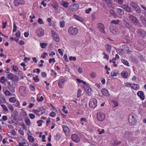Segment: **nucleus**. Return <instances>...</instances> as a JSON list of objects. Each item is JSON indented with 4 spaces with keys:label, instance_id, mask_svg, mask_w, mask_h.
<instances>
[{
    "label": "nucleus",
    "instance_id": "1",
    "mask_svg": "<svg viewBox=\"0 0 146 146\" xmlns=\"http://www.w3.org/2000/svg\"><path fill=\"white\" fill-rule=\"evenodd\" d=\"M137 115L135 113H131L128 118L129 123L132 125L134 124L137 121Z\"/></svg>",
    "mask_w": 146,
    "mask_h": 146
},
{
    "label": "nucleus",
    "instance_id": "2",
    "mask_svg": "<svg viewBox=\"0 0 146 146\" xmlns=\"http://www.w3.org/2000/svg\"><path fill=\"white\" fill-rule=\"evenodd\" d=\"M19 91L20 94L23 97H25L27 94V91L26 88L23 86H21L19 88Z\"/></svg>",
    "mask_w": 146,
    "mask_h": 146
},
{
    "label": "nucleus",
    "instance_id": "3",
    "mask_svg": "<svg viewBox=\"0 0 146 146\" xmlns=\"http://www.w3.org/2000/svg\"><path fill=\"white\" fill-rule=\"evenodd\" d=\"M45 111L46 109L42 107L37 110H34L33 112L37 115L39 116L42 115Z\"/></svg>",
    "mask_w": 146,
    "mask_h": 146
},
{
    "label": "nucleus",
    "instance_id": "4",
    "mask_svg": "<svg viewBox=\"0 0 146 146\" xmlns=\"http://www.w3.org/2000/svg\"><path fill=\"white\" fill-rule=\"evenodd\" d=\"M9 83V84L7 86L8 88L12 93L15 92L16 85L12 81H10V82Z\"/></svg>",
    "mask_w": 146,
    "mask_h": 146
},
{
    "label": "nucleus",
    "instance_id": "5",
    "mask_svg": "<svg viewBox=\"0 0 146 146\" xmlns=\"http://www.w3.org/2000/svg\"><path fill=\"white\" fill-rule=\"evenodd\" d=\"M18 114V113L16 110L12 114L11 118L13 122L17 124L18 123V120L16 118Z\"/></svg>",
    "mask_w": 146,
    "mask_h": 146
},
{
    "label": "nucleus",
    "instance_id": "6",
    "mask_svg": "<svg viewBox=\"0 0 146 146\" xmlns=\"http://www.w3.org/2000/svg\"><path fill=\"white\" fill-rule=\"evenodd\" d=\"M129 19L131 22L135 25H137L139 23L138 20L134 16L129 14Z\"/></svg>",
    "mask_w": 146,
    "mask_h": 146
},
{
    "label": "nucleus",
    "instance_id": "7",
    "mask_svg": "<svg viewBox=\"0 0 146 146\" xmlns=\"http://www.w3.org/2000/svg\"><path fill=\"white\" fill-rule=\"evenodd\" d=\"M106 116L105 113L102 112H100L97 114V118L100 121H102L105 118Z\"/></svg>",
    "mask_w": 146,
    "mask_h": 146
},
{
    "label": "nucleus",
    "instance_id": "8",
    "mask_svg": "<svg viewBox=\"0 0 146 146\" xmlns=\"http://www.w3.org/2000/svg\"><path fill=\"white\" fill-rule=\"evenodd\" d=\"M97 102L94 98L91 99L89 102V105L92 108H94L97 106Z\"/></svg>",
    "mask_w": 146,
    "mask_h": 146
},
{
    "label": "nucleus",
    "instance_id": "9",
    "mask_svg": "<svg viewBox=\"0 0 146 146\" xmlns=\"http://www.w3.org/2000/svg\"><path fill=\"white\" fill-rule=\"evenodd\" d=\"M110 30L112 33L114 35L118 34L119 33V30L116 27L111 26L110 28Z\"/></svg>",
    "mask_w": 146,
    "mask_h": 146
},
{
    "label": "nucleus",
    "instance_id": "10",
    "mask_svg": "<svg viewBox=\"0 0 146 146\" xmlns=\"http://www.w3.org/2000/svg\"><path fill=\"white\" fill-rule=\"evenodd\" d=\"M78 32V29L76 28H74L72 27H70L68 30V33L69 34L75 35H76Z\"/></svg>",
    "mask_w": 146,
    "mask_h": 146
},
{
    "label": "nucleus",
    "instance_id": "11",
    "mask_svg": "<svg viewBox=\"0 0 146 146\" xmlns=\"http://www.w3.org/2000/svg\"><path fill=\"white\" fill-rule=\"evenodd\" d=\"M72 139V141L76 143H78L80 141V138L76 134H73L71 137Z\"/></svg>",
    "mask_w": 146,
    "mask_h": 146
},
{
    "label": "nucleus",
    "instance_id": "12",
    "mask_svg": "<svg viewBox=\"0 0 146 146\" xmlns=\"http://www.w3.org/2000/svg\"><path fill=\"white\" fill-rule=\"evenodd\" d=\"M36 33L38 36L40 37L44 35V31L41 28H38L36 30Z\"/></svg>",
    "mask_w": 146,
    "mask_h": 146
},
{
    "label": "nucleus",
    "instance_id": "13",
    "mask_svg": "<svg viewBox=\"0 0 146 146\" xmlns=\"http://www.w3.org/2000/svg\"><path fill=\"white\" fill-rule=\"evenodd\" d=\"M97 27L100 30V31L102 33H104L105 31L104 30V25L101 23H99L97 24Z\"/></svg>",
    "mask_w": 146,
    "mask_h": 146
},
{
    "label": "nucleus",
    "instance_id": "14",
    "mask_svg": "<svg viewBox=\"0 0 146 146\" xmlns=\"http://www.w3.org/2000/svg\"><path fill=\"white\" fill-rule=\"evenodd\" d=\"M123 24L128 29L131 28L132 26V23L129 20L124 21Z\"/></svg>",
    "mask_w": 146,
    "mask_h": 146
},
{
    "label": "nucleus",
    "instance_id": "15",
    "mask_svg": "<svg viewBox=\"0 0 146 146\" xmlns=\"http://www.w3.org/2000/svg\"><path fill=\"white\" fill-rule=\"evenodd\" d=\"M137 33L140 36L142 37H144L146 35V32L142 29H138Z\"/></svg>",
    "mask_w": 146,
    "mask_h": 146
},
{
    "label": "nucleus",
    "instance_id": "16",
    "mask_svg": "<svg viewBox=\"0 0 146 146\" xmlns=\"http://www.w3.org/2000/svg\"><path fill=\"white\" fill-rule=\"evenodd\" d=\"M14 3L15 6H18L21 4H24V2L23 0H15L14 1Z\"/></svg>",
    "mask_w": 146,
    "mask_h": 146
},
{
    "label": "nucleus",
    "instance_id": "17",
    "mask_svg": "<svg viewBox=\"0 0 146 146\" xmlns=\"http://www.w3.org/2000/svg\"><path fill=\"white\" fill-rule=\"evenodd\" d=\"M122 7L127 11L129 12H131V8L127 5H122Z\"/></svg>",
    "mask_w": 146,
    "mask_h": 146
},
{
    "label": "nucleus",
    "instance_id": "18",
    "mask_svg": "<svg viewBox=\"0 0 146 146\" xmlns=\"http://www.w3.org/2000/svg\"><path fill=\"white\" fill-rule=\"evenodd\" d=\"M66 80L65 79H61L59 80L58 82V86L60 88H62L63 87L64 83L65 81Z\"/></svg>",
    "mask_w": 146,
    "mask_h": 146
},
{
    "label": "nucleus",
    "instance_id": "19",
    "mask_svg": "<svg viewBox=\"0 0 146 146\" xmlns=\"http://www.w3.org/2000/svg\"><path fill=\"white\" fill-rule=\"evenodd\" d=\"M137 94L142 100L144 99L145 97L144 96V93L142 91H140L138 92L137 93Z\"/></svg>",
    "mask_w": 146,
    "mask_h": 146
},
{
    "label": "nucleus",
    "instance_id": "20",
    "mask_svg": "<svg viewBox=\"0 0 146 146\" xmlns=\"http://www.w3.org/2000/svg\"><path fill=\"white\" fill-rule=\"evenodd\" d=\"M86 93L88 96H90L91 95V89L89 87H87L85 88Z\"/></svg>",
    "mask_w": 146,
    "mask_h": 146
},
{
    "label": "nucleus",
    "instance_id": "21",
    "mask_svg": "<svg viewBox=\"0 0 146 146\" xmlns=\"http://www.w3.org/2000/svg\"><path fill=\"white\" fill-rule=\"evenodd\" d=\"M102 94L106 96H108L109 93L108 91L105 88L102 89L101 91Z\"/></svg>",
    "mask_w": 146,
    "mask_h": 146
},
{
    "label": "nucleus",
    "instance_id": "22",
    "mask_svg": "<svg viewBox=\"0 0 146 146\" xmlns=\"http://www.w3.org/2000/svg\"><path fill=\"white\" fill-rule=\"evenodd\" d=\"M63 130L66 135H68L69 130L68 127L66 126H64L63 127Z\"/></svg>",
    "mask_w": 146,
    "mask_h": 146
},
{
    "label": "nucleus",
    "instance_id": "23",
    "mask_svg": "<svg viewBox=\"0 0 146 146\" xmlns=\"http://www.w3.org/2000/svg\"><path fill=\"white\" fill-rule=\"evenodd\" d=\"M117 11L120 15L122 16L124 15V11L122 9L118 8L117 9Z\"/></svg>",
    "mask_w": 146,
    "mask_h": 146
},
{
    "label": "nucleus",
    "instance_id": "24",
    "mask_svg": "<svg viewBox=\"0 0 146 146\" xmlns=\"http://www.w3.org/2000/svg\"><path fill=\"white\" fill-rule=\"evenodd\" d=\"M20 146H29V144L26 141H22L21 143H19Z\"/></svg>",
    "mask_w": 146,
    "mask_h": 146
},
{
    "label": "nucleus",
    "instance_id": "25",
    "mask_svg": "<svg viewBox=\"0 0 146 146\" xmlns=\"http://www.w3.org/2000/svg\"><path fill=\"white\" fill-rule=\"evenodd\" d=\"M121 74L123 77L126 78L128 76V74L127 72L125 71H123L121 73Z\"/></svg>",
    "mask_w": 146,
    "mask_h": 146
},
{
    "label": "nucleus",
    "instance_id": "26",
    "mask_svg": "<svg viewBox=\"0 0 146 146\" xmlns=\"http://www.w3.org/2000/svg\"><path fill=\"white\" fill-rule=\"evenodd\" d=\"M62 5L65 8H67L68 6V3L66 1H63L62 3Z\"/></svg>",
    "mask_w": 146,
    "mask_h": 146
},
{
    "label": "nucleus",
    "instance_id": "27",
    "mask_svg": "<svg viewBox=\"0 0 146 146\" xmlns=\"http://www.w3.org/2000/svg\"><path fill=\"white\" fill-rule=\"evenodd\" d=\"M140 18L142 23H143L144 25H146V20H145L144 17L143 16H141Z\"/></svg>",
    "mask_w": 146,
    "mask_h": 146
},
{
    "label": "nucleus",
    "instance_id": "28",
    "mask_svg": "<svg viewBox=\"0 0 146 146\" xmlns=\"http://www.w3.org/2000/svg\"><path fill=\"white\" fill-rule=\"evenodd\" d=\"M132 135V133L130 132H125V137H127V136L129 137H131Z\"/></svg>",
    "mask_w": 146,
    "mask_h": 146
},
{
    "label": "nucleus",
    "instance_id": "29",
    "mask_svg": "<svg viewBox=\"0 0 146 146\" xmlns=\"http://www.w3.org/2000/svg\"><path fill=\"white\" fill-rule=\"evenodd\" d=\"M54 40L56 42H58L59 40V38L57 35L56 34L53 36Z\"/></svg>",
    "mask_w": 146,
    "mask_h": 146
},
{
    "label": "nucleus",
    "instance_id": "30",
    "mask_svg": "<svg viewBox=\"0 0 146 146\" xmlns=\"http://www.w3.org/2000/svg\"><path fill=\"white\" fill-rule=\"evenodd\" d=\"M120 22V21L119 19L116 20H113L111 21V23L114 24L115 25H117Z\"/></svg>",
    "mask_w": 146,
    "mask_h": 146
},
{
    "label": "nucleus",
    "instance_id": "31",
    "mask_svg": "<svg viewBox=\"0 0 146 146\" xmlns=\"http://www.w3.org/2000/svg\"><path fill=\"white\" fill-rule=\"evenodd\" d=\"M106 47H106L107 50L108 52H110L111 48V46L110 45L107 44L106 45Z\"/></svg>",
    "mask_w": 146,
    "mask_h": 146
},
{
    "label": "nucleus",
    "instance_id": "32",
    "mask_svg": "<svg viewBox=\"0 0 146 146\" xmlns=\"http://www.w3.org/2000/svg\"><path fill=\"white\" fill-rule=\"evenodd\" d=\"M7 78H8L9 79H10L11 80H13V76L12 74L10 73L9 74L7 75Z\"/></svg>",
    "mask_w": 146,
    "mask_h": 146
},
{
    "label": "nucleus",
    "instance_id": "33",
    "mask_svg": "<svg viewBox=\"0 0 146 146\" xmlns=\"http://www.w3.org/2000/svg\"><path fill=\"white\" fill-rule=\"evenodd\" d=\"M25 122L27 125H29L31 124L30 121L29 119H26L25 120Z\"/></svg>",
    "mask_w": 146,
    "mask_h": 146
},
{
    "label": "nucleus",
    "instance_id": "34",
    "mask_svg": "<svg viewBox=\"0 0 146 146\" xmlns=\"http://www.w3.org/2000/svg\"><path fill=\"white\" fill-rule=\"evenodd\" d=\"M75 18L76 19L82 22L84 20L82 18L78 16H76L75 17Z\"/></svg>",
    "mask_w": 146,
    "mask_h": 146
},
{
    "label": "nucleus",
    "instance_id": "35",
    "mask_svg": "<svg viewBox=\"0 0 146 146\" xmlns=\"http://www.w3.org/2000/svg\"><path fill=\"white\" fill-rule=\"evenodd\" d=\"M33 79L34 80L35 82H38L39 80V79L38 78V76H36L35 77H33Z\"/></svg>",
    "mask_w": 146,
    "mask_h": 146
},
{
    "label": "nucleus",
    "instance_id": "36",
    "mask_svg": "<svg viewBox=\"0 0 146 146\" xmlns=\"http://www.w3.org/2000/svg\"><path fill=\"white\" fill-rule=\"evenodd\" d=\"M86 119L84 118H82L80 119V123L82 125H83L84 124V121L86 122Z\"/></svg>",
    "mask_w": 146,
    "mask_h": 146
},
{
    "label": "nucleus",
    "instance_id": "37",
    "mask_svg": "<svg viewBox=\"0 0 146 146\" xmlns=\"http://www.w3.org/2000/svg\"><path fill=\"white\" fill-rule=\"evenodd\" d=\"M139 86L137 84H134L132 86H131V88L134 89H137Z\"/></svg>",
    "mask_w": 146,
    "mask_h": 146
},
{
    "label": "nucleus",
    "instance_id": "38",
    "mask_svg": "<svg viewBox=\"0 0 146 146\" xmlns=\"http://www.w3.org/2000/svg\"><path fill=\"white\" fill-rule=\"evenodd\" d=\"M40 45L41 48H45L47 46V44L46 43H43L40 44Z\"/></svg>",
    "mask_w": 146,
    "mask_h": 146
},
{
    "label": "nucleus",
    "instance_id": "39",
    "mask_svg": "<svg viewBox=\"0 0 146 146\" xmlns=\"http://www.w3.org/2000/svg\"><path fill=\"white\" fill-rule=\"evenodd\" d=\"M111 75L112 76H116L117 75V73L115 70L112 71L111 73Z\"/></svg>",
    "mask_w": 146,
    "mask_h": 146
},
{
    "label": "nucleus",
    "instance_id": "40",
    "mask_svg": "<svg viewBox=\"0 0 146 146\" xmlns=\"http://www.w3.org/2000/svg\"><path fill=\"white\" fill-rule=\"evenodd\" d=\"M121 61L124 65L128 66L129 63L126 60L123 59L121 60Z\"/></svg>",
    "mask_w": 146,
    "mask_h": 146
},
{
    "label": "nucleus",
    "instance_id": "41",
    "mask_svg": "<svg viewBox=\"0 0 146 146\" xmlns=\"http://www.w3.org/2000/svg\"><path fill=\"white\" fill-rule=\"evenodd\" d=\"M5 95L7 96H11V93L8 90H6L5 91Z\"/></svg>",
    "mask_w": 146,
    "mask_h": 146
},
{
    "label": "nucleus",
    "instance_id": "42",
    "mask_svg": "<svg viewBox=\"0 0 146 146\" xmlns=\"http://www.w3.org/2000/svg\"><path fill=\"white\" fill-rule=\"evenodd\" d=\"M44 98L42 96H41L40 98L37 97L36 98L37 100L39 102H41L43 100Z\"/></svg>",
    "mask_w": 146,
    "mask_h": 146
},
{
    "label": "nucleus",
    "instance_id": "43",
    "mask_svg": "<svg viewBox=\"0 0 146 146\" xmlns=\"http://www.w3.org/2000/svg\"><path fill=\"white\" fill-rule=\"evenodd\" d=\"M10 102H15L16 101V99L15 98H11L9 99Z\"/></svg>",
    "mask_w": 146,
    "mask_h": 146
},
{
    "label": "nucleus",
    "instance_id": "44",
    "mask_svg": "<svg viewBox=\"0 0 146 146\" xmlns=\"http://www.w3.org/2000/svg\"><path fill=\"white\" fill-rule=\"evenodd\" d=\"M82 92V90H80V89H79L77 92V97L78 98H79L80 95H81V93Z\"/></svg>",
    "mask_w": 146,
    "mask_h": 146
},
{
    "label": "nucleus",
    "instance_id": "45",
    "mask_svg": "<svg viewBox=\"0 0 146 146\" xmlns=\"http://www.w3.org/2000/svg\"><path fill=\"white\" fill-rule=\"evenodd\" d=\"M6 80L5 79V78L3 76L0 79V81L3 83L4 84V82H5Z\"/></svg>",
    "mask_w": 146,
    "mask_h": 146
},
{
    "label": "nucleus",
    "instance_id": "46",
    "mask_svg": "<svg viewBox=\"0 0 146 146\" xmlns=\"http://www.w3.org/2000/svg\"><path fill=\"white\" fill-rule=\"evenodd\" d=\"M104 1H105L107 4L111 5L112 4V1L111 0H102Z\"/></svg>",
    "mask_w": 146,
    "mask_h": 146
},
{
    "label": "nucleus",
    "instance_id": "47",
    "mask_svg": "<svg viewBox=\"0 0 146 146\" xmlns=\"http://www.w3.org/2000/svg\"><path fill=\"white\" fill-rule=\"evenodd\" d=\"M18 132L19 134L22 135H24V133L23 132V129H19L18 130Z\"/></svg>",
    "mask_w": 146,
    "mask_h": 146
},
{
    "label": "nucleus",
    "instance_id": "48",
    "mask_svg": "<svg viewBox=\"0 0 146 146\" xmlns=\"http://www.w3.org/2000/svg\"><path fill=\"white\" fill-rule=\"evenodd\" d=\"M60 27L63 28L64 26L65 22L64 21H60Z\"/></svg>",
    "mask_w": 146,
    "mask_h": 146
},
{
    "label": "nucleus",
    "instance_id": "49",
    "mask_svg": "<svg viewBox=\"0 0 146 146\" xmlns=\"http://www.w3.org/2000/svg\"><path fill=\"white\" fill-rule=\"evenodd\" d=\"M97 131L99 132V134L100 135H101L102 133H104V129H102L101 130V131L100 129H99L97 130Z\"/></svg>",
    "mask_w": 146,
    "mask_h": 146
},
{
    "label": "nucleus",
    "instance_id": "50",
    "mask_svg": "<svg viewBox=\"0 0 146 146\" xmlns=\"http://www.w3.org/2000/svg\"><path fill=\"white\" fill-rule=\"evenodd\" d=\"M52 6L55 10H57L58 9V6L57 4H52Z\"/></svg>",
    "mask_w": 146,
    "mask_h": 146
},
{
    "label": "nucleus",
    "instance_id": "51",
    "mask_svg": "<svg viewBox=\"0 0 146 146\" xmlns=\"http://www.w3.org/2000/svg\"><path fill=\"white\" fill-rule=\"evenodd\" d=\"M1 106L5 111H7L8 110V109H7V107L5 105H2Z\"/></svg>",
    "mask_w": 146,
    "mask_h": 146
},
{
    "label": "nucleus",
    "instance_id": "52",
    "mask_svg": "<svg viewBox=\"0 0 146 146\" xmlns=\"http://www.w3.org/2000/svg\"><path fill=\"white\" fill-rule=\"evenodd\" d=\"M69 60L70 61L73 60L74 61H75L76 60V58L75 57H72L71 56L69 57Z\"/></svg>",
    "mask_w": 146,
    "mask_h": 146
},
{
    "label": "nucleus",
    "instance_id": "53",
    "mask_svg": "<svg viewBox=\"0 0 146 146\" xmlns=\"http://www.w3.org/2000/svg\"><path fill=\"white\" fill-rule=\"evenodd\" d=\"M28 139L30 142H33L34 141L33 138L32 136H29L28 137Z\"/></svg>",
    "mask_w": 146,
    "mask_h": 146
},
{
    "label": "nucleus",
    "instance_id": "54",
    "mask_svg": "<svg viewBox=\"0 0 146 146\" xmlns=\"http://www.w3.org/2000/svg\"><path fill=\"white\" fill-rule=\"evenodd\" d=\"M112 102L114 105L115 107H116L118 106V104L117 101L115 100H112Z\"/></svg>",
    "mask_w": 146,
    "mask_h": 146
},
{
    "label": "nucleus",
    "instance_id": "55",
    "mask_svg": "<svg viewBox=\"0 0 146 146\" xmlns=\"http://www.w3.org/2000/svg\"><path fill=\"white\" fill-rule=\"evenodd\" d=\"M136 11V12L138 13H140L141 11L139 7L138 6L137 7V8L135 9Z\"/></svg>",
    "mask_w": 146,
    "mask_h": 146
},
{
    "label": "nucleus",
    "instance_id": "56",
    "mask_svg": "<svg viewBox=\"0 0 146 146\" xmlns=\"http://www.w3.org/2000/svg\"><path fill=\"white\" fill-rule=\"evenodd\" d=\"M18 69V68L16 66H13V70L15 72H17Z\"/></svg>",
    "mask_w": 146,
    "mask_h": 146
},
{
    "label": "nucleus",
    "instance_id": "57",
    "mask_svg": "<svg viewBox=\"0 0 146 146\" xmlns=\"http://www.w3.org/2000/svg\"><path fill=\"white\" fill-rule=\"evenodd\" d=\"M92 11V9L91 8H89L88 9H86L85 10V12L86 13H89L91 11Z\"/></svg>",
    "mask_w": 146,
    "mask_h": 146
},
{
    "label": "nucleus",
    "instance_id": "58",
    "mask_svg": "<svg viewBox=\"0 0 146 146\" xmlns=\"http://www.w3.org/2000/svg\"><path fill=\"white\" fill-rule=\"evenodd\" d=\"M82 105L83 106V107L84 108H86L87 105L86 102L84 101H82Z\"/></svg>",
    "mask_w": 146,
    "mask_h": 146
},
{
    "label": "nucleus",
    "instance_id": "59",
    "mask_svg": "<svg viewBox=\"0 0 146 146\" xmlns=\"http://www.w3.org/2000/svg\"><path fill=\"white\" fill-rule=\"evenodd\" d=\"M50 115L52 117H54L56 115V113L53 111H52L50 114Z\"/></svg>",
    "mask_w": 146,
    "mask_h": 146
},
{
    "label": "nucleus",
    "instance_id": "60",
    "mask_svg": "<svg viewBox=\"0 0 146 146\" xmlns=\"http://www.w3.org/2000/svg\"><path fill=\"white\" fill-rule=\"evenodd\" d=\"M90 76L93 78H95L96 76V73L92 72L90 74Z\"/></svg>",
    "mask_w": 146,
    "mask_h": 146
},
{
    "label": "nucleus",
    "instance_id": "61",
    "mask_svg": "<svg viewBox=\"0 0 146 146\" xmlns=\"http://www.w3.org/2000/svg\"><path fill=\"white\" fill-rule=\"evenodd\" d=\"M137 5L135 2H132L131 4V5L133 8H134L135 7H136Z\"/></svg>",
    "mask_w": 146,
    "mask_h": 146
},
{
    "label": "nucleus",
    "instance_id": "62",
    "mask_svg": "<svg viewBox=\"0 0 146 146\" xmlns=\"http://www.w3.org/2000/svg\"><path fill=\"white\" fill-rule=\"evenodd\" d=\"M17 29V27L15 23L13 24V32H15L16 31Z\"/></svg>",
    "mask_w": 146,
    "mask_h": 146
},
{
    "label": "nucleus",
    "instance_id": "63",
    "mask_svg": "<svg viewBox=\"0 0 146 146\" xmlns=\"http://www.w3.org/2000/svg\"><path fill=\"white\" fill-rule=\"evenodd\" d=\"M55 53L54 52L52 51L49 54V55L50 56L53 57V55H54Z\"/></svg>",
    "mask_w": 146,
    "mask_h": 146
},
{
    "label": "nucleus",
    "instance_id": "64",
    "mask_svg": "<svg viewBox=\"0 0 146 146\" xmlns=\"http://www.w3.org/2000/svg\"><path fill=\"white\" fill-rule=\"evenodd\" d=\"M29 117L31 119H33L35 117V116L34 114L31 113L29 115Z\"/></svg>",
    "mask_w": 146,
    "mask_h": 146
}]
</instances>
